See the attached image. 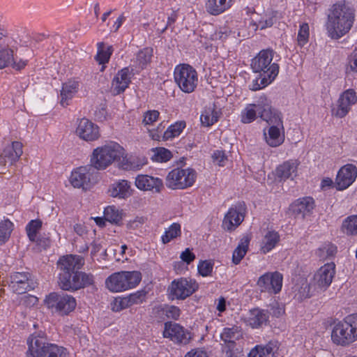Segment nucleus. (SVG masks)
I'll return each instance as SVG.
<instances>
[{"mask_svg":"<svg viewBox=\"0 0 357 357\" xmlns=\"http://www.w3.org/2000/svg\"><path fill=\"white\" fill-rule=\"evenodd\" d=\"M273 54L271 50H264L252 60L251 68L254 73H259V77L252 81L250 89L259 90L271 84L277 77L279 66L271 63Z\"/></svg>","mask_w":357,"mask_h":357,"instance_id":"obj_1","label":"nucleus"},{"mask_svg":"<svg viewBox=\"0 0 357 357\" xmlns=\"http://www.w3.org/2000/svg\"><path fill=\"white\" fill-rule=\"evenodd\" d=\"M354 19V10L344 2L334 4L326 23L328 36L332 39L340 38L351 29Z\"/></svg>","mask_w":357,"mask_h":357,"instance_id":"obj_2","label":"nucleus"},{"mask_svg":"<svg viewBox=\"0 0 357 357\" xmlns=\"http://www.w3.org/2000/svg\"><path fill=\"white\" fill-rule=\"evenodd\" d=\"M263 100L260 105L264 109L261 113V119L270 126L268 135L264 132L266 142L270 146L276 147L284 142V136L281 135L280 130V128H283L281 113L272 107L271 101Z\"/></svg>","mask_w":357,"mask_h":357,"instance_id":"obj_3","label":"nucleus"},{"mask_svg":"<svg viewBox=\"0 0 357 357\" xmlns=\"http://www.w3.org/2000/svg\"><path fill=\"white\" fill-rule=\"evenodd\" d=\"M26 357H68L67 349L47 342L39 335H31L27 339Z\"/></svg>","mask_w":357,"mask_h":357,"instance_id":"obj_4","label":"nucleus"},{"mask_svg":"<svg viewBox=\"0 0 357 357\" xmlns=\"http://www.w3.org/2000/svg\"><path fill=\"white\" fill-rule=\"evenodd\" d=\"M125 154L124 149L116 142H109L97 147L91 156V166L94 170H102L113 162L118 161Z\"/></svg>","mask_w":357,"mask_h":357,"instance_id":"obj_5","label":"nucleus"},{"mask_svg":"<svg viewBox=\"0 0 357 357\" xmlns=\"http://www.w3.org/2000/svg\"><path fill=\"white\" fill-rule=\"evenodd\" d=\"M331 339L337 345L347 346L357 340V313L347 316L333 327Z\"/></svg>","mask_w":357,"mask_h":357,"instance_id":"obj_6","label":"nucleus"},{"mask_svg":"<svg viewBox=\"0 0 357 357\" xmlns=\"http://www.w3.org/2000/svg\"><path fill=\"white\" fill-rule=\"evenodd\" d=\"M141 280L139 271H121L109 275L105 280V285L112 292H121L135 288Z\"/></svg>","mask_w":357,"mask_h":357,"instance_id":"obj_7","label":"nucleus"},{"mask_svg":"<svg viewBox=\"0 0 357 357\" xmlns=\"http://www.w3.org/2000/svg\"><path fill=\"white\" fill-rule=\"evenodd\" d=\"M47 308L61 315H67L73 312L77 305L75 298L64 292H52L45 299Z\"/></svg>","mask_w":357,"mask_h":357,"instance_id":"obj_8","label":"nucleus"},{"mask_svg":"<svg viewBox=\"0 0 357 357\" xmlns=\"http://www.w3.org/2000/svg\"><path fill=\"white\" fill-rule=\"evenodd\" d=\"M174 79L181 90L185 93H192L197 86V73L189 64H180L174 69Z\"/></svg>","mask_w":357,"mask_h":357,"instance_id":"obj_9","label":"nucleus"},{"mask_svg":"<svg viewBox=\"0 0 357 357\" xmlns=\"http://www.w3.org/2000/svg\"><path fill=\"white\" fill-rule=\"evenodd\" d=\"M196 172L191 168L172 170L166 178V185L172 189H185L193 185Z\"/></svg>","mask_w":357,"mask_h":357,"instance_id":"obj_10","label":"nucleus"},{"mask_svg":"<svg viewBox=\"0 0 357 357\" xmlns=\"http://www.w3.org/2000/svg\"><path fill=\"white\" fill-rule=\"evenodd\" d=\"M197 289L198 284L195 280L181 278L171 282L167 288V295L171 300H184Z\"/></svg>","mask_w":357,"mask_h":357,"instance_id":"obj_11","label":"nucleus"},{"mask_svg":"<svg viewBox=\"0 0 357 357\" xmlns=\"http://www.w3.org/2000/svg\"><path fill=\"white\" fill-rule=\"evenodd\" d=\"M97 172L91 165L79 167L74 169L70 182L74 188L87 189L96 180Z\"/></svg>","mask_w":357,"mask_h":357,"instance_id":"obj_12","label":"nucleus"},{"mask_svg":"<svg viewBox=\"0 0 357 357\" xmlns=\"http://www.w3.org/2000/svg\"><path fill=\"white\" fill-rule=\"evenodd\" d=\"M335 268L334 263H328L321 266L314 274L312 282L319 293L325 291L331 284L335 273Z\"/></svg>","mask_w":357,"mask_h":357,"instance_id":"obj_13","label":"nucleus"},{"mask_svg":"<svg viewBox=\"0 0 357 357\" xmlns=\"http://www.w3.org/2000/svg\"><path fill=\"white\" fill-rule=\"evenodd\" d=\"M10 287L17 294H22L35 288L36 284L27 272H15L10 276Z\"/></svg>","mask_w":357,"mask_h":357,"instance_id":"obj_14","label":"nucleus"},{"mask_svg":"<svg viewBox=\"0 0 357 357\" xmlns=\"http://www.w3.org/2000/svg\"><path fill=\"white\" fill-rule=\"evenodd\" d=\"M163 337L182 344H187L191 340V334L178 324L167 321L165 324Z\"/></svg>","mask_w":357,"mask_h":357,"instance_id":"obj_15","label":"nucleus"},{"mask_svg":"<svg viewBox=\"0 0 357 357\" xmlns=\"http://www.w3.org/2000/svg\"><path fill=\"white\" fill-rule=\"evenodd\" d=\"M75 132L81 139L86 142L97 140L100 136L97 125L86 118L77 119Z\"/></svg>","mask_w":357,"mask_h":357,"instance_id":"obj_16","label":"nucleus"},{"mask_svg":"<svg viewBox=\"0 0 357 357\" xmlns=\"http://www.w3.org/2000/svg\"><path fill=\"white\" fill-rule=\"evenodd\" d=\"M357 168L352 164L343 166L337 172L335 178V188L338 190H343L349 187L356 180Z\"/></svg>","mask_w":357,"mask_h":357,"instance_id":"obj_17","label":"nucleus"},{"mask_svg":"<svg viewBox=\"0 0 357 357\" xmlns=\"http://www.w3.org/2000/svg\"><path fill=\"white\" fill-rule=\"evenodd\" d=\"M84 259L82 256L69 255L63 256L57 261L59 273H75L82 268Z\"/></svg>","mask_w":357,"mask_h":357,"instance_id":"obj_18","label":"nucleus"},{"mask_svg":"<svg viewBox=\"0 0 357 357\" xmlns=\"http://www.w3.org/2000/svg\"><path fill=\"white\" fill-rule=\"evenodd\" d=\"M22 144L20 142H13L11 144L6 146L0 155V165L6 166L13 165L22 155Z\"/></svg>","mask_w":357,"mask_h":357,"instance_id":"obj_19","label":"nucleus"},{"mask_svg":"<svg viewBox=\"0 0 357 357\" xmlns=\"http://www.w3.org/2000/svg\"><path fill=\"white\" fill-rule=\"evenodd\" d=\"M242 337L243 333L240 327L233 326L232 327L224 328L220 333V339L224 342L221 346L222 347H236V341Z\"/></svg>","mask_w":357,"mask_h":357,"instance_id":"obj_20","label":"nucleus"},{"mask_svg":"<svg viewBox=\"0 0 357 357\" xmlns=\"http://www.w3.org/2000/svg\"><path fill=\"white\" fill-rule=\"evenodd\" d=\"M294 298L299 302L310 298L319 293L314 285L311 282L308 283L305 280L302 279L299 283L296 284L294 287Z\"/></svg>","mask_w":357,"mask_h":357,"instance_id":"obj_21","label":"nucleus"},{"mask_svg":"<svg viewBox=\"0 0 357 357\" xmlns=\"http://www.w3.org/2000/svg\"><path fill=\"white\" fill-rule=\"evenodd\" d=\"M130 82L131 77L129 69L124 68L119 70L112 82V89L114 94L117 95L123 92L128 87Z\"/></svg>","mask_w":357,"mask_h":357,"instance_id":"obj_22","label":"nucleus"},{"mask_svg":"<svg viewBox=\"0 0 357 357\" xmlns=\"http://www.w3.org/2000/svg\"><path fill=\"white\" fill-rule=\"evenodd\" d=\"M263 98H265L267 101H271L266 96H261L259 98L257 103L249 104L246 106L241 113V121L243 123H250L254 121L257 118V113H258L259 116L261 118V113L264 109V107L260 105L261 104V101L264 100Z\"/></svg>","mask_w":357,"mask_h":357,"instance_id":"obj_23","label":"nucleus"},{"mask_svg":"<svg viewBox=\"0 0 357 357\" xmlns=\"http://www.w3.org/2000/svg\"><path fill=\"white\" fill-rule=\"evenodd\" d=\"M314 207V202L311 197L299 199L291 205V210L296 217L301 216L305 218L311 214Z\"/></svg>","mask_w":357,"mask_h":357,"instance_id":"obj_24","label":"nucleus"},{"mask_svg":"<svg viewBox=\"0 0 357 357\" xmlns=\"http://www.w3.org/2000/svg\"><path fill=\"white\" fill-rule=\"evenodd\" d=\"M244 220V215L236 208H231L225 215L222 221V227L225 230L233 231L238 227Z\"/></svg>","mask_w":357,"mask_h":357,"instance_id":"obj_25","label":"nucleus"},{"mask_svg":"<svg viewBox=\"0 0 357 357\" xmlns=\"http://www.w3.org/2000/svg\"><path fill=\"white\" fill-rule=\"evenodd\" d=\"M109 192L113 197L126 199L132 194L130 183L126 180H119L110 186Z\"/></svg>","mask_w":357,"mask_h":357,"instance_id":"obj_26","label":"nucleus"},{"mask_svg":"<svg viewBox=\"0 0 357 357\" xmlns=\"http://www.w3.org/2000/svg\"><path fill=\"white\" fill-rule=\"evenodd\" d=\"M79 88V83L75 80H69L68 82L63 84L62 89L61 90V105L63 107L68 105L69 100L77 92Z\"/></svg>","mask_w":357,"mask_h":357,"instance_id":"obj_27","label":"nucleus"},{"mask_svg":"<svg viewBox=\"0 0 357 357\" xmlns=\"http://www.w3.org/2000/svg\"><path fill=\"white\" fill-rule=\"evenodd\" d=\"M278 350L275 343L269 342L266 345H257L248 354V357H274Z\"/></svg>","mask_w":357,"mask_h":357,"instance_id":"obj_28","label":"nucleus"},{"mask_svg":"<svg viewBox=\"0 0 357 357\" xmlns=\"http://www.w3.org/2000/svg\"><path fill=\"white\" fill-rule=\"evenodd\" d=\"M298 164L296 161H286L276 169V175L281 179L286 180L296 176Z\"/></svg>","mask_w":357,"mask_h":357,"instance_id":"obj_29","label":"nucleus"},{"mask_svg":"<svg viewBox=\"0 0 357 357\" xmlns=\"http://www.w3.org/2000/svg\"><path fill=\"white\" fill-rule=\"evenodd\" d=\"M118 161H119V167L127 171L138 170L145 164L144 158L141 159L132 155L127 157L123 155Z\"/></svg>","mask_w":357,"mask_h":357,"instance_id":"obj_30","label":"nucleus"},{"mask_svg":"<svg viewBox=\"0 0 357 357\" xmlns=\"http://www.w3.org/2000/svg\"><path fill=\"white\" fill-rule=\"evenodd\" d=\"M250 240L251 238L248 235H245L241 238L238 246L234 249L232 255V262L235 265L238 264L246 255Z\"/></svg>","mask_w":357,"mask_h":357,"instance_id":"obj_31","label":"nucleus"},{"mask_svg":"<svg viewBox=\"0 0 357 357\" xmlns=\"http://www.w3.org/2000/svg\"><path fill=\"white\" fill-rule=\"evenodd\" d=\"M77 271L69 273H59L58 284L60 288L64 291H77L75 282L77 281Z\"/></svg>","mask_w":357,"mask_h":357,"instance_id":"obj_32","label":"nucleus"},{"mask_svg":"<svg viewBox=\"0 0 357 357\" xmlns=\"http://www.w3.org/2000/svg\"><path fill=\"white\" fill-rule=\"evenodd\" d=\"M153 56L152 48H144L137 52L136 57L133 59V66L139 69H143L151 62Z\"/></svg>","mask_w":357,"mask_h":357,"instance_id":"obj_33","label":"nucleus"},{"mask_svg":"<svg viewBox=\"0 0 357 357\" xmlns=\"http://www.w3.org/2000/svg\"><path fill=\"white\" fill-rule=\"evenodd\" d=\"M268 316L263 310L253 309L250 311L248 322L252 328H258L266 324Z\"/></svg>","mask_w":357,"mask_h":357,"instance_id":"obj_34","label":"nucleus"},{"mask_svg":"<svg viewBox=\"0 0 357 357\" xmlns=\"http://www.w3.org/2000/svg\"><path fill=\"white\" fill-rule=\"evenodd\" d=\"M97 54L95 56L96 61L102 65L108 63L114 51L113 47L109 45L105 47V43L100 42L97 43Z\"/></svg>","mask_w":357,"mask_h":357,"instance_id":"obj_35","label":"nucleus"},{"mask_svg":"<svg viewBox=\"0 0 357 357\" xmlns=\"http://www.w3.org/2000/svg\"><path fill=\"white\" fill-rule=\"evenodd\" d=\"M280 241V235L275 231H269L264 236L261 250L266 254L273 250Z\"/></svg>","mask_w":357,"mask_h":357,"instance_id":"obj_36","label":"nucleus"},{"mask_svg":"<svg viewBox=\"0 0 357 357\" xmlns=\"http://www.w3.org/2000/svg\"><path fill=\"white\" fill-rule=\"evenodd\" d=\"M135 185L141 190H151L156 187V178L146 174H140L135 178Z\"/></svg>","mask_w":357,"mask_h":357,"instance_id":"obj_37","label":"nucleus"},{"mask_svg":"<svg viewBox=\"0 0 357 357\" xmlns=\"http://www.w3.org/2000/svg\"><path fill=\"white\" fill-rule=\"evenodd\" d=\"M230 7L227 0H207L206 9L211 15H217Z\"/></svg>","mask_w":357,"mask_h":357,"instance_id":"obj_38","label":"nucleus"},{"mask_svg":"<svg viewBox=\"0 0 357 357\" xmlns=\"http://www.w3.org/2000/svg\"><path fill=\"white\" fill-rule=\"evenodd\" d=\"M156 121V111L155 110H150L147 111L144 115L143 119V125L146 128L148 132L149 133L150 137L155 140L156 132L154 128H151V127L154 126V123Z\"/></svg>","mask_w":357,"mask_h":357,"instance_id":"obj_39","label":"nucleus"},{"mask_svg":"<svg viewBox=\"0 0 357 357\" xmlns=\"http://www.w3.org/2000/svg\"><path fill=\"white\" fill-rule=\"evenodd\" d=\"M268 273L269 278H271L268 280V284L271 290V294H276L281 291L282 287V275L278 271Z\"/></svg>","mask_w":357,"mask_h":357,"instance_id":"obj_40","label":"nucleus"},{"mask_svg":"<svg viewBox=\"0 0 357 357\" xmlns=\"http://www.w3.org/2000/svg\"><path fill=\"white\" fill-rule=\"evenodd\" d=\"M336 252L337 247L332 243H327L317 249L316 255L321 260H325L334 257Z\"/></svg>","mask_w":357,"mask_h":357,"instance_id":"obj_41","label":"nucleus"},{"mask_svg":"<svg viewBox=\"0 0 357 357\" xmlns=\"http://www.w3.org/2000/svg\"><path fill=\"white\" fill-rule=\"evenodd\" d=\"M77 281L75 282V287H77V290L83 289L87 286L93 284L94 282V277L91 273H86L82 271H77Z\"/></svg>","mask_w":357,"mask_h":357,"instance_id":"obj_42","label":"nucleus"},{"mask_svg":"<svg viewBox=\"0 0 357 357\" xmlns=\"http://www.w3.org/2000/svg\"><path fill=\"white\" fill-rule=\"evenodd\" d=\"M185 127V121H178L169 126L167 130L162 135V140L166 141L169 139L178 136Z\"/></svg>","mask_w":357,"mask_h":357,"instance_id":"obj_43","label":"nucleus"},{"mask_svg":"<svg viewBox=\"0 0 357 357\" xmlns=\"http://www.w3.org/2000/svg\"><path fill=\"white\" fill-rule=\"evenodd\" d=\"M181 225L178 223L172 224L165 231V234L162 236L161 240L163 244L168 243L172 240L181 235Z\"/></svg>","mask_w":357,"mask_h":357,"instance_id":"obj_44","label":"nucleus"},{"mask_svg":"<svg viewBox=\"0 0 357 357\" xmlns=\"http://www.w3.org/2000/svg\"><path fill=\"white\" fill-rule=\"evenodd\" d=\"M104 218L106 221L118 224L122 218L121 211L114 206H109L104 210Z\"/></svg>","mask_w":357,"mask_h":357,"instance_id":"obj_45","label":"nucleus"},{"mask_svg":"<svg viewBox=\"0 0 357 357\" xmlns=\"http://www.w3.org/2000/svg\"><path fill=\"white\" fill-rule=\"evenodd\" d=\"M342 229L347 235L357 234V215L347 218L342 225Z\"/></svg>","mask_w":357,"mask_h":357,"instance_id":"obj_46","label":"nucleus"},{"mask_svg":"<svg viewBox=\"0 0 357 357\" xmlns=\"http://www.w3.org/2000/svg\"><path fill=\"white\" fill-rule=\"evenodd\" d=\"M42 221L39 219L31 220L26 226V231L29 240L35 242L37 234L42 227Z\"/></svg>","mask_w":357,"mask_h":357,"instance_id":"obj_47","label":"nucleus"},{"mask_svg":"<svg viewBox=\"0 0 357 357\" xmlns=\"http://www.w3.org/2000/svg\"><path fill=\"white\" fill-rule=\"evenodd\" d=\"M218 113L214 108L205 109L200 116V121L203 126H210L218 121Z\"/></svg>","mask_w":357,"mask_h":357,"instance_id":"obj_48","label":"nucleus"},{"mask_svg":"<svg viewBox=\"0 0 357 357\" xmlns=\"http://www.w3.org/2000/svg\"><path fill=\"white\" fill-rule=\"evenodd\" d=\"M13 229V224L9 220H4L0 222V245L8 241Z\"/></svg>","mask_w":357,"mask_h":357,"instance_id":"obj_49","label":"nucleus"},{"mask_svg":"<svg viewBox=\"0 0 357 357\" xmlns=\"http://www.w3.org/2000/svg\"><path fill=\"white\" fill-rule=\"evenodd\" d=\"M158 312L165 315L167 319L174 320H177L181 314L180 309L175 305H165L160 310L158 309Z\"/></svg>","mask_w":357,"mask_h":357,"instance_id":"obj_50","label":"nucleus"},{"mask_svg":"<svg viewBox=\"0 0 357 357\" xmlns=\"http://www.w3.org/2000/svg\"><path fill=\"white\" fill-rule=\"evenodd\" d=\"M13 51L9 48H3L0 50V69H3L13 61Z\"/></svg>","mask_w":357,"mask_h":357,"instance_id":"obj_51","label":"nucleus"},{"mask_svg":"<svg viewBox=\"0 0 357 357\" xmlns=\"http://www.w3.org/2000/svg\"><path fill=\"white\" fill-rule=\"evenodd\" d=\"M213 265L214 264L211 261H200L197 266L199 273L203 277L211 275L213 271Z\"/></svg>","mask_w":357,"mask_h":357,"instance_id":"obj_52","label":"nucleus"},{"mask_svg":"<svg viewBox=\"0 0 357 357\" xmlns=\"http://www.w3.org/2000/svg\"><path fill=\"white\" fill-rule=\"evenodd\" d=\"M309 38V26L307 23H303L300 26L298 33V43L301 46H303Z\"/></svg>","mask_w":357,"mask_h":357,"instance_id":"obj_53","label":"nucleus"},{"mask_svg":"<svg viewBox=\"0 0 357 357\" xmlns=\"http://www.w3.org/2000/svg\"><path fill=\"white\" fill-rule=\"evenodd\" d=\"M350 106L339 98L337 107L336 109H333V114L337 117L342 118L349 112Z\"/></svg>","mask_w":357,"mask_h":357,"instance_id":"obj_54","label":"nucleus"},{"mask_svg":"<svg viewBox=\"0 0 357 357\" xmlns=\"http://www.w3.org/2000/svg\"><path fill=\"white\" fill-rule=\"evenodd\" d=\"M269 278L268 273H266L258 279L257 284L261 292H268L271 294V290L268 284Z\"/></svg>","mask_w":357,"mask_h":357,"instance_id":"obj_55","label":"nucleus"},{"mask_svg":"<svg viewBox=\"0 0 357 357\" xmlns=\"http://www.w3.org/2000/svg\"><path fill=\"white\" fill-rule=\"evenodd\" d=\"M128 296L130 303L132 305L139 304L143 302L146 297V292L143 290L137 291L135 293L130 294Z\"/></svg>","mask_w":357,"mask_h":357,"instance_id":"obj_56","label":"nucleus"},{"mask_svg":"<svg viewBox=\"0 0 357 357\" xmlns=\"http://www.w3.org/2000/svg\"><path fill=\"white\" fill-rule=\"evenodd\" d=\"M340 98L349 105L354 104L357 100L356 93L351 89L344 92Z\"/></svg>","mask_w":357,"mask_h":357,"instance_id":"obj_57","label":"nucleus"},{"mask_svg":"<svg viewBox=\"0 0 357 357\" xmlns=\"http://www.w3.org/2000/svg\"><path fill=\"white\" fill-rule=\"evenodd\" d=\"M172 157L170 151L164 147H158V162H167Z\"/></svg>","mask_w":357,"mask_h":357,"instance_id":"obj_58","label":"nucleus"},{"mask_svg":"<svg viewBox=\"0 0 357 357\" xmlns=\"http://www.w3.org/2000/svg\"><path fill=\"white\" fill-rule=\"evenodd\" d=\"M214 162H216L219 166H224L225 162L227 160V157L225 152L222 151H216L212 155Z\"/></svg>","mask_w":357,"mask_h":357,"instance_id":"obj_59","label":"nucleus"},{"mask_svg":"<svg viewBox=\"0 0 357 357\" xmlns=\"http://www.w3.org/2000/svg\"><path fill=\"white\" fill-rule=\"evenodd\" d=\"M180 258L183 262L190 264L195 259V255L189 248H186L181 253Z\"/></svg>","mask_w":357,"mask_h":357,"instance_id":"obj_60","label":"nucleus"},{"mask_svg":"<svg viewBox=\"0 0 357 357\" xmlns=\"http://www.w3.org/2000/svg\"><path fill=\"white\" fill-rule=\"evenodd\" d=\"M349 68L351 71L357 72V47L351 54L349 59Z\"/></svg>","mask_w":357,"mask_h":357,"instance_id":"obj_61","label":"nucleus"},{"mask_svg":"<svg viewBox=\"0 0 357 357\" xmlns=\"http://www.w3.org/2000/svg\"><path fill=\"white\" fill-rule=\"evenodd\" d=\"M235 347H222V357H241L240 353L234 350Z\"/></svg>","mask_w":357,"mask_h":357,"instance_id":"obj_62","label":"nucleus"},{"mask_svg":"<svg viewBox=\"0 0 357 357\" xmlns=\"http://www.w3.org/2000/svg\"><path fill=\"white\" fill-rule=\"evenodd\" d=\"M116 302V305L118 304L116 310H121L132 305V304L130 303V300H128V296L123 297Z\"/></svg>","mask_w":357,"mask_h":357,"instance_id":"obj_63","label":"nucleus"},{"mask_svg":"<svg viewBox=\"0 0 357 357\" xmlns=\"http://www.w3.org/2000/svg\"><path fill=\"white\" fill-rule=\"evenodd\" d=\"M185 357H208L206 352L202 350H191L188 352Z\"/></svg>","mask_w":357,"mask_h":357,"instance_id":"obj_64","label":"nucleus"}]
</instances>
